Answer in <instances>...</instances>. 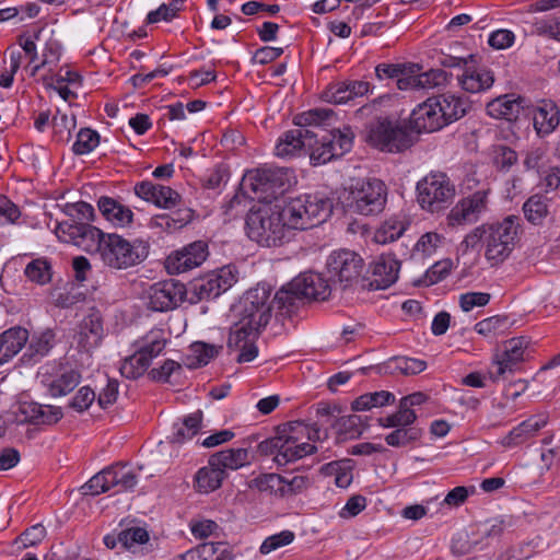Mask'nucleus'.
<instances>
[{
  "label": "nucleus",
  "mask_w": 560,
  "mask_h": 560,
  "mask_svg": "<svg viewBox=\"0 0 560 560\" xmlns=\"http://www.w3.org/2000/svg\"><path fill=\"white\" fill-rule=\"evenodd\" d=\"M514 526L513 516H501L488 521L477 535L482 539V544H489V540H499L505 530Z\"/></svg>",
  "instance_id": "nucleus-43"
},
{
  "label": "nucleus",
  "mask_w": 560,
  "mask_h": 560,
  "mask_svg": "<svg viewBox=\"0 0 560 560\" xmlns=\"http://www.w3.org/2000/svg\"><path fill=\"white\" fill-rule=\"evenodd\" d=\"M550 199L544 194H534L523 203L525 219L533 225H541L549 214Z\"/></svg>",
  "instance_id": "nucleus-38"
},
{
  "label": "nucleus",
  "mask_w": 560,
  "mask_h": 560,
  "mask_svg": "<svg viewBox=\"0 0 560 560\" xmlns=\"http://www.w3.org/2000/svg\"><path fill=\"white\" fill-rule=\"evenodd\" d=\"M56 335L52 329H45L42 332L34 334L28 339V346L22 357L24 363H36L46 357L54 348Z\"/></svg>",
  "instance_id": "nucleus-32"
},
{
  "label": "nucleus",
  "mask_w": 560,
  "mask_h": 560,
  "mask_svg": "<svg viewBox=\"0 0 560 560\" xmlns=\"http://www.w3.org/2000/svg\"><path fill=\"white\" fill-rule=\"evenodd\" d=\"M66 213L70 217L69 220L77 222L93 221L95 217L94 208L85 201L68 203L66 206Z\"/></svg>",
  "instance_id": "nucleus-62"
},
{
  "label": "nucleus",
  "mask_w": 560,
  "mask_h": 560,
  "mask_svg": "<svg viewBox=\"0 0 560 560\" xmlns=\"http://www.w3.org/2000/svg\"><path fill=\"white\" fill-rule=\"evenodd\" d=\"M265 326L252 325V323L238 319L230 328L228 348L238 349L243 343L255 341Z\"/></svg>",
  "instance_id": "nucleus-39"
},
{
  "label": "nucleus",
  "mask_w": 560,
  "mask_h": 560,
  "mask_svg": "<svg viewBox=\"0 0 560 560\" xmlns=\"http://www.w3.org/2000/svg\"><path fill=\"white\" fill-rule=\"evenodd\" d=\"M417 201L431 213L446 209L455 196V186L442 172H431L417 183Z\"/></svg>",
  "instance_id": "nucleus-11"
},
{
  "label": "nucleus",
  "mask_w": 560,
  "mask_h": 560,
  "mask_svg": "<svg viewBox=\"0 0 560 560\" xmlns=\"http://www.w3.org/2000/svg\"><path fill=\"white\" fill-rule=\"evenodd\" d=\"M326 268L332 285L341 290L357 284L362 287L365 264L358 253L350 249L334 250L327 258Z\"/></svg>",
  "instance_id": "nucleus-12"
},
{
  "label": "nucleus",
  "mask_w": 560,
  "mask_h": 560,
  "mask_svg": "<svg viewBox=\"0 0 560 560\" xmlns=\"http://www.w3.org/2000/svg\"><path fill=\"white\" fill-rule=\"evenodd\" d=\"M222 349V346H214L203 341H196L191 343L189 348L191 354L187 357L185 363L189 369L205 366L212 359L218 357Z\"/></svg>",
  "instance_id": "nucleus-41"
},
{
  "label": "nucleus",
  "mask_w": 560,
  "mask_h": 560,
  "mask_svg": "<svg viewBox=\"0 0 560 560\" xmlns=\"http://www.w3.org/2000/svg\"><path fill=\"white\" fill-rule=\"evenodd\" d=\"M21 413L25 421L32 424L51 425L57 423L63 416L60 407L40 405L37 402H25L21 406Z\"/></svg>",
  "instance_id": "nucleus-30"
},
{
  "label": "nucleus",
  "mask_w": 560,
  "mask_h": 560,
  "mask_svg": "<svg viewBox=\"0 0 560 560\" xmlns=\"http://www.w3.org/2000/svg\"><path fill=\"white\" fill-rule=\"evenodd\" d=\"M25 277L39 285H45L51 281L52 268L47 258H36L30 261L24 269Z\"/></svg>",
  "instance_id": "nucleus-45"
},
{
  "label": "nucleus",
  "mask_w": 560,
  "mask_h": 560,
  "mask_svg": "<svg viewBox=\"0 0 560 560\" xmlns=\"http://www.w3.org/2000/svg\"><path fill=\"white\" fill-rule=\"evenodd\" d=\"M390 95H382L380 97L374 98L370 103H366L359 107L354 112V116L358 119H370L371 120H378L380 117H387L385 115L384 107L392 102Z\"/></svg>",
  "instance_id": "nucleus-49"
},
{
  "label": "nucleus",
  "mask_w": 560,
  "mask_h": 560,
  "mask_svg": "<svg viewBox=\"0 0 560 560\" xmlns=\"http://www.w3.org/2000/svg\"><path fill=\"white\" fill-rule=\"evenodd\" d=\"M518 155L515 150L505 145L499 144L493 149V163L500 171L508 172L517 163Z\"/></svg>",
  "instance_id": "nucleus-59"
},
{
  "label": "nucleus",
  "mask_w": 560,
  "mask_h": 560,
  "mask_svg": "<svg viewBox=\"0 0 560 560\" xmlns=\"http://www.w3.org/2000/svg\"><path fill=\"white\" fill-rule=\"evenodd\" d=\"M245 230L247 236L260 246L276 247L289 240V232L293 229L287 224L282 207L260 205L247 213Z\"/></svg>",
  "instance_id": "nucleus-3"
},
{
  "label": "nucleus",
  "mask_w": 560,
  "mask_h": 560,
  "mask_svg": "<svg viewBox=\"0 0 560 560\" xmlns=\"http://www.w3.org/2000/svg\"><path fill=\"white\" fill-rule=\"evenodd\" d=\"M294 539V533L291 530H282L279 534L272 535L264 540L260 546V552L268 555L271 551L291 544Z\"/></svg>",
  "instance_id": "nucleus-63"
},
{
  "label": "nucleus",
  "mask_w": 560,
  "mask_h": 560,
  "mask_svg": "<svg viewBox=\"0 0 560 560\" xmlns=\"http://www.w3.org/2000/svg\"><path fill=\"white\" fill-rule=\"evenodd\" d=\"M520 217L508 215L502 221L483 223L464 237L462 246L474 249L482 243L485 257L490 265H501L510 257L520 240Z\"/></svg>",
  "instance_id": "nucleus-2"
},
{
  "label": "nucleus",
  "mask_w": 560,
  "mask_h": 560,
  "mask_svg": "<svg viewBox=\"0 0 560 560\" xmlns=\"http://www.w3.org/2000/svg\"><path fill=\"white\" fill-rule=\"evenodd\" d=\"M244 185L262 205H271L272 200L283 195L291 186V171L288 168H258L248 172Z\"/></svg>",
  "instance_id": "nucleus-10"
},
{
  "label": "nucleus",
  "mask_w": 560,
  "mask_h": 560,
  "mask_svg": "<svg viewBox=\"0 0 560 560\" xmlns=\"http://www.w3.org/2000/svg\"><path fill=\"white\" fill-rule=\"evenodd\" d=\"M110 469L108 467L102 469L100 472L95 474L83 487V493L90 495H98L101 493L107 492L112 489L110 482Z\"/></svg>",
  "instance_id": "nucleus-55"
},
{
  "label": "nucleus",
  "mask_w": 560,
  "mask_h": 560,
  "mask_svg": "<svg viewBox=\"0 0 560 560\" xmlns=\"http://www.w3.org/2000/svg\"><path fill=\"white\" fill-rule=\"evenodd\" d=\"M81 374L67 368H60V372L55 377L45 376L43 383L54 397L65 396L72 392L80 383Z\"/></svg>",
  "instance_id": "nucleus-33"
},
{
  "label": "nucleus",
  "mask_w": 560,
  "mask_h": 560,
  "mask_svg": "<svg viewBox=\"0 0 560 560\" xmlns=\"http://www.w3.org/2000/svg\"><path fill=\"white\" fill-rule=\"evenodd\" d=\"M237 281L236 273L231 266L194 279L187 288V301L197 304L203 300L220 296Z\"/></svg>",
  "instance_id": "nucleus-13"
},
{
  "label": "nucleus",
  "mask_w": 560,
  "mask_h": 560,
  "mask_svg": "<svg viewBox=\"0 0 560 560\" xmlns=\"http://www.w3.org/2000/svg\"><path fill=\"white\" fill-rule=\"evenodd\" d=\"M110 469V482L113 487H120L121 490H131L138 483V476L127 465L117 463L108 466Z\"/></svg>",
  "instance_id": "nucleus-48"
},
{
  "label": "nucleus",
  "mask_w": 560,
  "mask_h": 560,
  "mask_svg": "<svg viewBox=\"0 0 560 560\" xmlns=\"http://www.w3.org/2000/svg\"><path fill=\"white\" fill-rule=\"evenodd\" d=\"M331 282L317 272H305L296 277L291 287L302 294L303 299L326 300L331 291Z\"/></svg>",
  "instance_id": "nucleus-25"
},
{
  "label": "nucleus",
  "mask_w": 560,
  "mask_h": 560,
  "mask_svg": "<svg viewBox=\"0 0 560 560\" xmlns=\"http://www.w3.org/2000/svg\"><path fill=\"white\" fill-rule=\"evenodd\" d=\"M270 288L266 284H258L256 288L248 290L244 294V303H255L260 307V314L257 315L258 319L255 322L258 326H267L271 317L272 305L268 303L270 298Z\"/></svg>",
  "instance_id": "nucleus-37"
},
{
  "label": "nucleus",
  "mask_w": 560,
  "mask_h": 560,
  "mask_svg": "<svg viewBox=\"0 0 560 560\" xmlns=\"http://www.w3.org/2000/svg\"><path fill=\"white\" fill-rule=\"evenodd\" d=\"M327 121L320 125L324 130L315 129L316 136L312 138L311 145H306L305 151L310 154L313 165H322L345 155L352 149L354 133L350 127L342 129H325Z\"/></svg>",
  "instance_id": "nucleus-8"
},
{
  "label": "nucleus",
  "mask_w": 560,
  "mask_h": 560,
  "mask_svg": "<svg viewBox=\"0 0 560 560\" xmlns=\"http://www.w3.org/2000/svg\"><path fill=\"white\" fill-rule=\"evenodd\" d=\"M97 208L104 219L115 228H127L133 222L132 210L113 197H100Z\"/></svg>",
  "instance_id": "nucleus-26"
},
{
  "label": "nucleus",
  "mask_w": 560,
  "mask_h": 560,
  "mask_svg": "<svg viewBox=\"0 0 560 560\" xmlns=\"http://www.w3.org/2000/svg\"><path fill=\"white\" fill-rule=\"evenodd\" d=\"M283 208L287 224L293 230H308L325 222L332 213V199L323 192L291 199Z\"/></svg>",
  "instance_id": "nucleus-5"
},
{
  "label": "nucleus",
  "mask_w": 560,
  "mask_h": 560,
  "mask_svg": "<svg viewBox=\"0 0 560 560\" xmlns=\"http://www.w3.org/2000/svg\"><path fill=\"white\" fill-rule=\"evenodd\" d=\"M416 63H378L375 67V77L380 81L397 79L401 74L413 72Z\"/></svg>",
  "instance_id": "nucleus-56"
},
{
  "label": "nucleus",
  "mask_w": 560,
  "mask_h": 560,
  "mask_svg": "<svg viewBox=\"0 0 560 560\" xmlns=\"http://www.w3.org/2000/svg\"><path fill=\"white\" fill-rule=\"evenodd\" d=\"M529 108V100L516 94H504L487 104V113L497 119L516 120L521 112Z\"/></svg>",
  "instance_id": "nucleus-24"
},
{
  "label": "nucleus",
  "mask_w": 560,
  "mask_h": 560,
  "mask_svg": "<svg viewBox=\"0 0 560 560\" xmlns=\"http://www.w3.org/2000/svg\"><path fill=\"white\" fill-rule=\"evenodd\" d=\"M365 125V142L386 153H400L413 144L410 129L390 117H380Z\"/></svg>",
  "instance_id": "nucleus-7"
},
{
  "label": "nucleus",
  "mask_w": 560,
  "mask_h": 560,
  "mask_svg": "<svg viewBox=\"0 0 560 560\" xmlns=\"http://www.w3.org/2000/svg\"><path fill=\"white\" fill-rule=\"evenodd\" d=\"M119 544L125 550L136 545H143L149 540V533L142 527H130L118 534Z\"/></svg>",
  "instance_id": "nucleus-60"
},
{
  "label": "nucleus",
  "mask_w": 560,
  "mask_h": 560,
  "mask_svg": "<svg viewBox=\"0 0 560 560\" xmlns=\"http://www.w3.org/2000/svg\"><path fill=\"white\" fill-rule=\"evenodd\" d=\"M406 231L405 222L390 219L384 222L381 229L376 232V241L378 243L394 242L399 238Z\"/></svg>",
  "instance_id": "nucleus-57"
},
{
  "label": "nucleus",
  "mask_w": 560,
  "mask_h": 560,
  "mask_svg": "<svg viewBox=\"0 0 560 560\" xmlns=\"http://www.w3.org/2000/svg\"><path fill=\"white\" fill-rule=\"evenodd\" d=\"M248 463V450L244 447L223 450L209 457V464L219 467L224 472H226V469L236 470L242 468Z\"/></svg>",
  "instance_id": "nucleus-36"
},
{
  "label": "nucleus",
  "mask_w": 560,
  "mask_h": 560,
  "mask_svg": "<svg viewBox=\"0 0 560 560\" xmlns=\"http://www.w3.org/2000/svg\"><path fill=\"white\" fill-rule=\"evenodd\" d=\"M56 233L59 238H62L67 243H72L86 252H98L107 234L88 222H77L74 220L60 222Z\"/></svg>",
  "instance_id": "nucleus-15"
},
{
  "label": "nucleus",
  "mask_w": 560,
  "mask_h": 560,
  "mask_svg": "<svg viewBox=\"0 0 560 560\" xmlns=\"http://www.w3.org/2000/svg\"><path fill=\"white\" fill-rule=\"evenodd\" d=\"M368 419L358 415H349L335 419L331 427L336 429V440L341 443L347 440L360 438L363 431L369 427Z\"/></svg>",
  "instance_id": "nucleus-34"
},
{
  "label": "nucleus",
  "mask_w": 560,
  "mask_h": 560,
  "mask_svg": "<svg viewBox=\"0 0 560 560\" xmlns=\"http://www.w3.org/2000/svg\"><path fill=\"white\" fill-rule=\"evenodd\" d=\"M100 143V135L90 128H82L72 145L75 155H83L92 152Z\"/></svg>",
  "instance_id": "nucleus-53"
},
{
  "label": "nucleus",
  "mask_w": 560,
  "mask_h": 560,
  "mask_svg": "<svg viewBox=\"0 0 560 560\" xmlns=\"http://www.w3.org/2000/svg\"><path fill=\"white\" fill-rule=\"evenodd\" d=\"M135 194L139 198L164 209L175 208L182 201V197L176 190L149 180L136 184Z\"/></svg>",
  "instance_id": "nucleus-22"
},
{
  "label": "nucleus",
  "mask_w": 560,
  "mask_h": 560,
  "mask_svg": "<svg viewBox=\"0 0 560 560\" xmlns=\"http://www.w3.org/2000/svg\"><path fill=\"white\" fill-rule=\"evenodd\" d=\"M150 253V243L143 238L129 241L117 233H107L98 249L105 266L126 270L143 262Z\"/></svg>",
  "instance_id": "nucleus-6"
},
{
  "label": "nucleus",
  "mask_w": 560,
  "mask_h": 560,
  "mask_svg": "<svg viewBox=\"0 0 560 560\" xmlns=\"http://www.w3.org/2000/svg\"><path fill=\"white\" fill-rule=\"evenodd\" d=\"M303 300L302 294L298 293V290L291 287L281 288L272 300V307H276L281 314L291 315L299 306V302Z\"/></svg>",
  "instance_id": "nucleus-44"
},
{
  "label": "nucleus",
  "mask_w": 560,
  "mask_h": 560,
  "mask_svg": "<svg viewBox=\"0 0 560 560\" xmlns=\"http://www.w3.org/2000/svg\"><path fill=\"white\" fill-rule=\"evenodd\" d=\"M439 102H434L433 97L428 98L422 104H419L410 115V128L418 133L433 132L440 130L445 126L443 115L436 110Z\"/></svg>",
  "instance_id": "nucleus-21"
},
{
  "label": "nucleus",
  "mask_w": 560,
  "mask_h": 560,
  "mask_svg": "<svg viewBox=\"0 0 560 560\" xmlns=\"http://www.w3.org/2000/svg\"><path fill=\"white\" fill-rule=\"evenodd\" d=\"M488 549L489 544H482V539H479L477 533L460 532L452 538L451 552L457 557L469 555L475 550L486 551Z\"/></svg>",
  "instance_id": "nucleus-42"
},
{
  "label": "nucleus",
  "mask_w": 560,
  "mask_h": 560,
  "mask_svg": "<svg viewBox=\"0 0 560 560\" xmlns=\"http://www.w3.org/2000/svg\"><path fill=\"white\" fill-rule=\"evenodd\" d=\"M417 420V413L413 409L405 406L404 401L399 400L398 409L396 412L385 417L378 418V424L383 428L389 427H405L415 428L412 424Z\"/></svg>",
  "instance_id": "nucleus-46"
},
{
  "label": "nucleus",
  "mask_w": 560,
  "mask_h": 560,
  "mask_svg": "<svg viewBox=\"0 0 560 560\" xmlns=\"http://www.w3.org/2000/svg\"><path fill=\"white\" fill-rule=\"evenodd\" d=\"M30 332L26 328L14 326L0 334V365L12 360L27 343Z\"/></svg>",
  "instance_id": "nucleus-28"
},
{
  "label": "nucleus",
  "mask_w": 560,
  "mask_h": 560,
  "mask_svg": "<svg viewBox=\"0 0 560 560\" xmlns=\"http://www.w3.org/2000/svg\"><path fill=\"white\" fill-rule=\"evenodd\" d=\"M433 98L434 102H439L436 110L443 115L442 119L445 120V126L464 117L470 107L466 97L453 93H445Z\"/></svg>",
  "instance_id": "nucleus-31"
},
{
  "label": "nucleus",
  "mask_w": 560,
  "mask_h": 560,
  "mask_svg": "<svg viewBox=\"0 0 560 560\" xmlns=\"http://www.w3.org/2000/svg\"><path fill=\"white\" fill-rule=\"evenodd\" d=\"M51 125L56 140L68 142L71 139V130L75 127V118L58 110L51 119Z\"/></svg>",
  "instance_id": "nucleus-54"
},
{
  "label": "nucleus",
  "mask_w": 560,
  "mask_h": 560,
  "mask_svg": "<svg viewBox=\"0 0 560 560\" xmlns=\"http://www.w3.org/2000/svg\"><path fill=\"white\" fill-rule=\"evenodd\" d=\"M526 114L532 116L533 128L540 139L550 136L560 125V108L550 98L538 100L535 104L529 102Z\"/></svg>",
  "instance_id": "nucleus-20"
},
{
  "label": "nucleus",
  "mask_w": 560,
  "mask_h": 560,
  "mask_svg": "<svg viewBox=\"0 0 560 560\" xmlns=\"http://www.w3.org/2000/svg\"><path fill=\"white\" fill-rule=\"evenodd\" d=\"M208 255V244L203 241H195L166 257V271L170 275L186 272L199 267L207 259Z\"/></svg>",
  "instance_id": "nucleus-17"
},
{
  "label": "nucleus",
  "mask_w": 560,
  "mask_h": 560,
  "mask_svg": "<svg viewBox=\"0 0 560 560\" xmlns=\"http://www.w3.org/2000/svg\"><path fill=\"white\" fill-rule=\"evenodd\" d=\"M322 100L331 104H346L351 101L346 81L329 84L322 93Z\"/></svg>",
  "instance_id": "nucleus-58"
},
{
  "label": "nucleus",
  "mask_w": 560,
  "mask_h": 560,
  "mask_svg": "<svg viewBox=\"0 0 560 560\" xmlns=\"http://www.w3.org/2000/svg\"><path fill=\"white\" fill-rule=\"evenodd\" d=\"M526 342L523 338H512L504 345V351L497 354L489 370L490 378L494 382L504 380L514 373L524 361Z\"/></svg>",
  "instance_id": "nucleus-19"
},
{
  "label": "nucleus",
  "mask_w": 560,
  "mask_h": 560,
  "mask_svg": "<svg viewBox=\"0 0 560 560\" xmlns=\"http://www.w3.org/2000/svg\"><path fill=\"white\" fill-rule=\"evenodd\" d=\"M149 307L156 312H167L187 300V287L174 279L156 282L149 290Z\"/></svg>",
  "instance_id": "nucleus-16"
},
{
  "label": "nucleus",
  "mask_w": 560,
  "mask_h": 560,
  "mask_svg": "<svg viewBox=\"0 0 560 560\" xmlns=\"http://www.w3.org/2000/svg\"><path fill=\"white\" fill-rule=\"evenodd\" d=\"M166 339L161 330L150 331L144 338L138 351L151 363L165 348Z\"/></svg>",
  "instance_id": "nucleus-52"
},
{
  "label": "nucleus",
  "mask_w": 560,
  "mask_h": 560,
  "mask_svg": "<svg viewBox=\"0 0 560 560\" xmlns=\"http://www.w3.org/2000/svg\"><path fill=\"white\" fill-rule=\"evenodd\" d=\"M202 418V411L197 410L184 417L180 421L174 422L173 432L167 436L170 443L182 444L191 440L200 431Z\"/></svg>",
  "instance_id": "nucleus-35"
},
{
  "label": "nucleus",
  "mask_w": 560,
  "mask_h": 560,
  "mask_svg": "<svg viewBox=\"0 0 560 560\" xmlns=\"http://www.w3.org/2000/svg\"><path fill=\"white\" fill-rule=\"evenodd\" d=\"M201 548L208 549L203 560H233V553L226 542H203Z\"/></svg>",
  "instance_id": "nucleus-64"
},
{
  "label": "nucleus",
  "mask_w": 560,
  "mask_h": 560,
  "mask_svg": "<svg viewBox=\"0 0 560 560\" xmlns=\"http://www.w3.org/2000/svg\"><path fill=\"white\" fill-rule=\"evenodd\" d=\"M348 200L354 213L377 215L387 202V187L383 180L375 177L352 179Z\"/></svg>",
  "instance_id": "nucleus-9"
},
{
  "label": "nucleus",
  "mask_w": 560,
  "mask_h": 560,
  "mask_svg": "<svg viewBox=\"0 0 560 560\" xmlns=\"http://www.w3.org/2000/svg\"><path fill=\"white\" fill-rule=\"evenodd\" d=\"M448 80V73L442 69H431L418 74V84L421 89H433L443 85Z\"/></svg>",
  "instance_id": "nucleus-61"
},
{
  "label": "nucleus",
  "mask_w": 560,
  "mask_h": 560,
  "mask_svg": "<svg viewBox=\"0 0 560 560\" xmlns=\"http://www.w3.org/2000/svg\"><path fill=\"white\" fill-rule=\"evenodd\" d=\"M104 335L103 317L100 311L91 310L79 325L78 347L85 352H90L101 345Z\"/></svg>",
  "instance_id": "nucleus-23"
},
{
  "label": "nucleus",
  "mask_w": 560,
  "mask_h": 560,
  "mask_svg": "<svg viewBox=\"0 0 560 560\" xmlns=\"http://www.w3.org/2000/svg\"><path fill=\"white\" fill-rule=\"evenodd\" d=\"M510 325L511 323L508 316L495 315L478 322L475 325V330L479 335L489 337L504 334L509 329Z\"/></svg>",
  "instance_id": "nucleus-50"
},
{
  "label": "nucleus",
  "mask_w": 560,
  "mask_h": 560,
  "mask_svg": "<svg viewBox=\"0 0 560 560\" xmlns=\"http://www.w3.org/2000/svg\"><path fill=\"white\" fill-rule=\"evenodd\" d=\"M469 62L463 74L458 77L460 88L469 93H481L489 90L494 83V75L486 67H475Z\"/></svg>",
  "instance_id": "nucleus-27"
},
{
  "label": "nucleus",
  "mask_w": 560,
  "mask_h": 560,
  "mask_svg": "<svg viewBox=\"0 0 560 560\" xmlns=\"http://www.w3.org/2000/svg\"><path fill=\"white\" fill-rule=\"evenodd\" d=\"M322 429L317 424L308 425L303 421H291L278 427L277 434L266 439L258 444L261 455H273L278 466H285L313 454L317 451L315 445L304 441H316L322 439Z\"/></svg>",
  "instance_id": "nucleus-1"
},
{
  "label": "nucleus",
  "mask_w": 560,
  "mask_h": 560,
  "mask_svg": "<svg viewBox=\"0 0 560 560\" xmlns=\"http://www.w3.org/2000/svg\"><path fill=\"white\" fill-rule=\"evenodd\" d=\"M547 424L545 415H535L521 422L505 435L501 444L505 447L520 445L533 438L541 428Z\"/></svg>",
  "instance_id": "nucleus-29"
},
{
  "label": "nucleus",
  "mask_w": 560,
  "mask_h": 560,
  "mask_svg": "<svg viewBox=\"0 0 560 560\" xmlns=\"http://www.w3.org/2000/svg\"><path fill=\"white\" fill-rule=\"evenodd\" d=\"M400 262L394 254H382L371 266L368 277L362 280V289L384 290L398 279Z\"/></svg>",
  "instance_id": "nucleus-18"
},
{
  "label": "nucleus",
  "mask_w": 560,
  "mask_h": 560,
  "mask_svg": "<svg viewBox=\"0 0 560 560\" xmlns=\"http://www.w3.org/2000/svg\"><path fill=\"white\" fill-rule=\"evenodd\" d=\"M390 433L385 436V442L392 447H405L419 441L423 431L420 428L394 427Z\"/></svg>",
  "instance_id": "nucleus-47"
},
{
  "label": "nucleus",
  "mask_w": 560,
  "mask_h": 560,
  "mask_svg": "<svg viewBox=\"0 0 560 560\" xmlns=\"http://www.w3.org/2000/svg\"><path fill=\"white\" fill-rule=\"evenodd\" d=\"M330 108H315L299 114L294 117L293 122L299 127L285 131L278 140L275 151L280 158H292L305 151L306 145H311L312 138L316 136L314 129H319L324 121H328L334 116Z\"/></svg>",
  "instance_id": "nucleus-4"
},
{
  "label": "nucleus",
  "mask_w": 560,
  "mask_h": 560,
  "mask_svg": "<svg viewBox=\"0 0 560 560\" xmlns=\"http://www.w3.org/2000/svg\"><path fill=\"white\" fill-rule=\"evenodd\" d=\"M490 189H480L459 199L450 210L448 226L474 224L488 211Z\"/></svg>",
  "instance_id": "nucleus-14"
},
{
  "label": "nucleus",
  "mask_w": 560,
  "mask_h": 560,
  "mask_svg": "<svg viewBox=\"0 0 560 560\" xmlns=\"http://www.w3.org/2000/svg\"><path fill=\"white\" fill-rule=\"evenodd\" d=\"M150 366V362L138 350L126 358L120 366V373L124 377L136 380L143 375Z\"/></svg>",
  "instance_id": "nucleus-51"
},
{
  "label": "nucleus",
  "mask_w": 560,
  "mask_h": 560,
  "mask_svg": "<svg viewBox=\"0 0 560 560\" xmlns=\"http://www.w3.org/2000/svg\"><path fill=\"white\" fill-rule=\"evenodd\" d=\"M226 472L217 466H208L200 468L195 476V489L200 493H210L219 489L222 481L226 478Z\"/></svg>",
  "instance_id": "nucleus-40"
}]
</instances>
